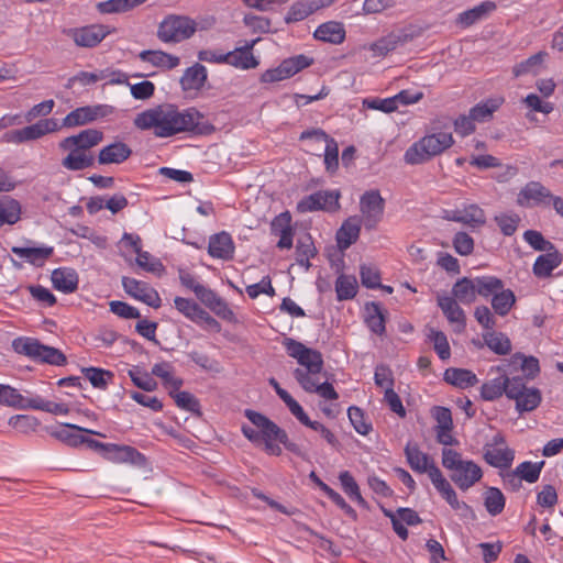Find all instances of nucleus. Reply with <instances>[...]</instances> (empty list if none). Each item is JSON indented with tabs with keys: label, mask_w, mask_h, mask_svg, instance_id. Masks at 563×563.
Segmentation results:
<instances>
[{
	"label": "nucleus",
	"mask_w": 563,
	"mask_h": 563,
	"mask_svg": "<svg viewBox=\"0 0 563 563\" xmlns=\"http://www.w3.org/2000/svg\"><path fill=\"white\" fill-rule=\"evenodd\" d=\"M282 63L284 64L288 76L292 77L300 70L309 67L313 63V59L303 54H299V55L286 58Z\"/></svg>",
	"instance_id": "obj_61"
},
{
	"label": "nucleus",
	"mask_w": 563,
	"mask_h": 563,
	"mask_svg": "<svg viewBox=\"0 0 563 563\" xmlns=\"http://www.w3.org/2000/svg\"><path fill=\"white\" fill-rule=\"evenodd\" d=\"M547 57H548V53L545 51H540V52L531 55L527 59H525L520 63H517L512 67V75L516 78L527 76V75H532V76L539 75L544 67V60Z\"/></svg>",
	"instance_id": "obj_29"
},
{
	"label": "nucleus",
	"mask_w": 563,
	"mask_h": 563,
	"mask_svg": "<svg viewBox=\"0 0 563 563\" xmlns=\"http://www.w3.org/2000/svg\"><path fill=\"white\" fill-rule=\"evenodd\" d=\"M349 419L355 431L362 435H366L372 430L371 422L366 421L363 410L356 406H351L347 409Z\"/></svg>",
	"instance_id": "obj_55"
},
{
	"label": "nucleus",
	"mask_w": 563,
	"mask_h": 563,
	"mask_svg": "<svg viewBox=\"0 0 563 563\" xmlns=\"http://www.w3.org/2000/svg\"><path fill=\"white\" fill-rule=\"evenodd\" d=\"M523 240L536 251L549 252L554 249V244L544 239L541 232L536 230H527L523 233Z\"/></svg>",
	"instance_id": "obj_58"
},
{
	"label": "nucleus",
	"mask_w": 563,
	"mask_h": 563,
	"mask_svg": "<svg viewBox=\"0 0 563 563\" xmlns=\"http://www.w3.org/2000/svg\"><path fill=\"white\" fill-rule=\"evenodd\" d=\"M442 465L451 472V481L461 489L467 490L481 481L482 468L475 462L463 460L462 454L455 450H442Z\"/></svg>",
	"instance_id": "obj_3"
},
{
	"label": "nucleus",
	"mask_w": 563,
	"mask_h": 563,
	"mask_svg": "<svg viewBox=\"0 0 563 563\" xmlns=\"http://www.w3.org/2000/svg\"><path fill=\"white\" fill-rule=\"evenodd\" d=\"M0 405L26 410L32 408V398L21 395L10 385L0 384Z\"/></svg>",
	"instance_id": "obj_37"
},
{
	"label": "nucleus",
	"mask_w": 563,
	"mask_h": 563,
	"mask_svg": "<svg viewBox=\"0 0 563 563\" xmlns=\"http://www.w3.org/2000/svg\"><path fill=\"white\" fill-rule=\"evenodd\" d=\"M313 11L314 7L312 3L296 2L290 7L286 15V22L290 23L302 21L313 13Z\"/></svg>",
	"instance_id": "obj_63"
},
{
	"label": "nucleus",
	"mask_w": 563,
	"mask_h": 563,
	"mask_svg": "<svg viewBox=\"0 0 563 563\" xmlns=\"http://www.w3.org/2000/svg\"><path fill=\"white\" fill-rule=\"evenodd\" d=\"M405 455L410 468L419 474H431L432 467H438L430 455L423 453L417 443L408 442L405 446Z\"/></svg>",
	"instance_id": "obj_19"
},
{
	"label": "nucleus",
	"mask_w": 563,
	"mask_h": 563,
	"mask_svg": "<svg viewBox=\"0 0 563 563\" xmlns=\"http://www.w3.org/2000/svg\"><path fill=\"white\" fill-rule=\"evenodd\" d=\"M316 255L317 249L313 244L312 238L309 234H306L297 240L296 262L302 266L305 271L310 269L311 264L309 260Z\"/></svg>",
	"instance_id": "obj_43"
},
{
	"label": "nucleus",
	"mask_w": 563,
	"mask_h": 563,
	"mask_svg": "<svg viewBox=\"0 0 563 563\" xmlns=\"http://www.w3.org/2000/svg\"><path fill=\"white\" fill-rule=\"evenodd\" d=\"M429 340L433 343L434 351L441 360H448L451 355L450 345L446 335L439 330L429 329Z\"/></svg>",
	"instance_id": "obj_57"
},
{
	"label": "nucleus",
	"mask_w": 563,
	"mask_h": 563,
	"mask_svg": "<svg viewBox=\"0 0 563 563\" xmlns=\"http://www.w3.org/2000/svg\"><path fill=\"white\" fill-rule=\"evenodd\" d=\"M507 397L516 401V409L520 413L534 410L542 400L541 391L536 387L528 388L523 378L519 376L512 377Z\"/></svg>",
	"instance_id": "obj_6"
},
{
	"label": "nucleus",
	"mask_w": 563,
	"mask_h": 563,
	"mask_svg": "<svg viewBox=\"0 0 563 563\" xmlns=\"http://www.w3.org/2000/svg\"><path fill=\"white\" fill-rule=\"evenodd\" d=\"M385 200L378 190H368L362 195L360 210L367 229H373L377 225L383 218Z\"/></svg>",
	"instance_id": "obj_12"
},
{
	"label": "nucleus",
	"mask_w": 563,
	"mask_h": 563,
	"mask_svg": "<svg viewBox=\"0 0 563 563\" xmlns=\"http://www.w3.org/2000/svg\"><path fill=\"white\" fill-rule=\"evenodd\" d=\"M122 286L128 295L146 303L147 306L153 308H158L161 306L158 292L147 283L123 276Z\"/></svg>",
	"instance_id": "obj_15"
},
{
	"label": "nucleus",
	"mask_w": 563,
	"mask_h": 563,
	"mask_svg": "<svg viewBox=\"0 0 563 563\" xmlns=\"http://www.w3.org/2000/svg\"><path fill=\"white\" fill-rule=\"evenodd\" d=\"M133 124L141 131H152L156 137H170L179 133L209 135L214 126L205 114L190 107L179 110L176 106L164 103L137 113Z\"/></svg>",
	"instance_id": "obj_1"
},
{
	"label": "nucleus",
	"mask_w": 563,
	"mask_h": 563,
	"mask_svg": "<svg viewBox=\"0 0 563 563\" xmlns=\"http://www.w3.org/2000/svg\"><path fill=\"white\" fill-rule=\"evenodd\" d=\"M511 383L512 378L506 375L490 379L482 385L481 396L487 401H494L504 394L507 396V390L511 387Z\"/></svg>",
	"instance_id": "obj_35"
},
{
	"label": "nucleus",
	"mask_w": 563,
	"mask_h": 563,
	"mask_svg": "<svg viewBox=\"0 0 563 563\" xmlns=\"http://www.w3.org/2000/svg\"><path fill=\"white\" fill-rule=\"evenodd\" d=\"M103 139V133L97 129H87L76 135L65 137L60 141V148L75 147L79 151L89 152L90 148L98 145Z\"/></svg>",
	"instance_id": "obj_18"
},
{
	"label": "nucleus",
	"mask_w": 563,
	"mask_h": 563,
	"mask_svg": "<svg viewBox=\"0 0 563 563\" xmlns=\"http://www.w3.org/2000/svg\"><path fill=\"white\" fill-rule=\"evenodd\" d=\"M452 297L463 305H471L476 299L475 279L463 277L452 287Z\"/></svg>",
	"instance_id": "obj_42"
},
{
	"label": "nucleus",
	"mask_w": 563,
	"mask_h": 563,
	"mask_svg": "<svg viewBox=\"0 0 563 563\" xmlns=\"http://www.w3.org/2000/svg\"><path fill=\"white\" fill-rule=\"evenodd\" d=\"M300 141H313L317 143H324V165L327 172L333 174L339 167V148L334 139L330 137L321 129H311L301 132Z\"/></svg>",
	"instance_id": "obj_11"
},
{
	"label": "nucleus",
	"mask_w": 563,
	"mask_h": 563,
	"mask_svg": "<svg viewBox=\"0 0 563 563\" xmlns=\"http://www.w3.org/2000/svg\"><path fill=\"white\" fill-rule=\"evenodd\" d=\"M208 78L207 68L196 63L191 67H188L180 78V86L183 90H199L201 89Z\"/></svg>",
	"instance_id": "obj_32"
},
{
	"label": "nucleus",
	"mask_w": 563,
	"mask_h": 563,
	"mask_svg": "<svg viewBox=\"0 0 563 563\" xmlns=\"http://www.w3.org/2000/svg\"><path fill=\"white\" fill-rule=\"evenodd\" d=\"M562 263V254L556 250L539 255L533 264L532 272L538 278H547Z\"/></svg>",
	"instance_id": "obj_26"
},
{
	"label": "nucleus",
	"mask_w": 563,
	"mask_h": 563,
	"mask_svg": "<svg viewBox=\"0 0 563 563\" xmlns=\"http://www.w3.org/2000/svg\"><path fill=\"white\" fill-rule=\"evenodd\" d=\"M475 290L476 296L489 297L494 296L497 291L504 288V283L501 279L495 276H482L475 277Z\"/></svg>",
	"instance_id": "obj_47"
},
{
	"label": "nucleus",
	"mask_w": 563,
	"mask_h": 563,
	"mask_svg": "<svg viewBox=\"0 0 563 563\" xmlns=\"http://www.w3.org/2000/svg\"><path fill=\"white\" fill-rule=\"evenodd\" d=\"M336 298L340 301L350 300L357 294V282L354 276L340 275L335 282Z\"/></svg>",
	"instance_id": "obj_48"
},
{
	"label": "nucleus",
	"mask_w": 563,
	"mask_h": 563,
	"mask_svg": "<svg viewBox=\"0 0 563 563\" xmlns=\"http://www.w3.org/2000/svg\"><path fill=\"white\" fill-rule=\"evenodd\" d=\"M404 43L399 34L390 33L371 45V51L375 56H386L389 52L396 49Z\"/></svg>",
	"instance_id": "obj_51"
},
{
	"label": "nucleus",
	"mask_w": 563,
	"mask_h": 563,
	"mask_svg": "<svg viewBox=\"0 0 563 563\" xmlns=\"http://www.w3.org/2000/svg\"><path fill=\"white\" fill-rule=\"evenodd\" d=\"M169 395L174 398L176 405L184 410L192 413H200L199 400L188 391H169Z\"/></svg>",
	"instance_id": "obj_56"
},
{
	"label": "nucleus",
	"mask_w": 563,
	"mask_h": 563,
	"mask_svg": "<svg viewBox=\"0 0 563 563\" xmlns=\"http://www.w3.org/2000/svg\"><path fill=\"white\" fill-rule=\"evenodd\" d=\"M58 129L59 125L55 119H42L34 124L7 132L3 139L9 143L22 144L38 140L48 133L57 131Z\"/></svg>",
	"instance_id": "obj_7"
},
{
	"label": "nucleus",
	"mask_w": 563,
	"mask_h": 563,
	"mask_svg": "<svg viewBox=\"0 0 563 563\" xmlns=\"http://www.w3.org/2000/svg\"><path fill=\"white\" fill-rule=\"evenodd\" d=\"M339 479L344 493L360 506L365 507L366 501L361 495L360 487L349 471H343L339 475Z\"/></svg>",
	"instance_id": "obj_50"
},
{
	"label": "nucleus",
	"mask_w": 563,
	"mask_h": 563,
	"mask_svg": "<svg viewBox=\"0 0 563 563\" xmlns=\"http://www.w3.org/2000/svg\"><path fill=\"white\" fill-rule=\"evenodd\" d=\"M31 409L42 410L54 415H67L68 407L65 404H57L43 399L40 396L32 397Z\"/></svg>",
	"instance_id": "obj_60"
},
{
	"label": "nucleus",
	"mask_w": 563,
	"mask_h": 563,
	"mask_svg": "<svg viewBox=\"0 0 563 563\" xmlns=\"http://www.w3.org/2000/svg\"><path fill=\"white\" fill-rule=\"evenodd\" d=\"M515 459V451L509 448L484 446V460L496 468H509Z\"/></svg>",
	"instance_id": "obj_31"
},
{
	"label": "nucleus",
	"mask_w": 563,
	"mask_h": 563,
	"mask_svg": "<svg viewBox=\"0 0 563 563\" xmlns=\"http://www.w3.org/2000/svg\"><path fill=\"white\" fill-rule=\"evenodd\" d=\"M142 62L150 63L155 67L163 69H174L180 64L178 56L165 53L163 51H142L139 54Z\"/></svg>",
	"instance_id": "obj_38"
},
{
	"label": "nucleus",
	"mask_w": 563,
	"mask_h": 563,
	"mask_svg": "<svg viewBox=\"0 0 563 563\" xmlns=\"http://www.w3.org/2000/svg\"><path fill=\"white\" fill-rule=\"evenodd\" d=\"M544 464V461L537 463H532L530 461L522 462L515 468L516 474H519L522 481H526L530 484L536 483L540 477Z\"/></svg>",
	"instance_id": "obj_53"
},
{
	"label": "nucleus",
	"mask_w": 563,
	"mask_h": 563,
	"mask_svg": "<svg viewBox=\"0 0 563 563\" xmlns=\"http://www.w3.org/2000/svg\"><path fill=\"white\" fill-rule=\"evenodd\" d=\"M340 194L338 191H317L303 197L297 205L299 212H312L317 210H333L339 206Z\"/></svg>",
	"instance_id": "obj_14"
},
{
	"label": "nucleus",
	"mask_w": 563,
	"mask_h": 563,
	"mask_svg": "<svg viewBox=\"0 0 563 563\" xmlns=\"http://www.w3.org/2000/svg\"><path fill=\"white\" fill-rule=\"evenodd\" d=\"M505 496L503 495L501 490L496 487H489L485 492V507L489 515L497 516L499 515L504 508H505Z\"/></svg>",
	"instance_id": "obj_52"
},
{
	"label": "nucleus",
	"mask_w": 563,
	"mask_h": 563,
	"mask_svg": "<svg viewBox=\"0 0 563 563\" xmlns=\"http://www.w3.org/2000/svg\"><path fill=\"white\" fill-rule=\"evenodd\" d=\"M365 323L367 328L375 334L382 336L386 331V314L377 302H367L365 305Z\"/></svg>",
	"instance_id": "obj_36"
},
{
	"label": "nucleus",
	"mask_w": 563,
	"mask_h": 563,
	"mask_svg": "<svg viewBox=\"0 0 563 563\" xmlns=\"http://www.w3.org/2000/svg\"><path fill=\"white\" fill-rule=\"evenodd\" d=\"M444 380L455 387L465 389L477 384V376L470 369L448 368L444 372Z\"/></svg>",
	"instance_id": "obj_41"
},
{
	"label": "nucleus",
	"mask_w": 563,
	"mask_h": 563,
	"mask_svg": "<svg viewBox=\"0 0 563 563\" xmlns=\"http://www.w3.org/2000/svg\"><path fill=\"white\" fill-rule=\"evenodd\" d=\"M11 252L19 256L20 258H24L26 262L36 267H42L46 260H48L53 253V246H41V247H21L13 246Z\"/></svg>",
	"instance_id": "obj_30"
},
{
	"label": "nucleus",
	"mask_w": 563,
	"mask_h": 563,
	"mask_svg": "<svg viewBox=\"0 0 563 563\" xmlns=\"http://www.w3.org/2000/svg\"><path fill=\"white\" fill-rule=\"evenodd\" d=\"M68 155L62 159V166L68 170L78 172L95 165V156L90 152L79 151L75 147L62 148Z\"/></svg>",
	"instance_id": "obj_28"
},
{
	"label": "nucleus",
	"mask_w": 563,
	"mask_h": 563,
	"mask_svg": "<svg viewBox=\"0 0 563 563\" xmlns=\"http://www.w3.org/2000/svg\"><path fill=\"white\" fill-rule=\"evenodd\" d=\"M313 36L322 42L341 44L345 38V30L339 22H325L316 29Z\"/></svg>",
	"instance_id": "obj_39"
},
{
	"label": "nucleus",
	"mask_w": 563,
	"mask_h": 563,
	"mask_svg": "<svg viewBox=\"0 0 563 563\" xmlns=\"http://www.w3.org/2000/svg\"><path fill=\"white\" fill-rule=\"evenodd\" d=\"M457 301L450 296L438 297V305L449 322L457 324L459 330H463L466 324V318Z\"/></svg>",
	"instance_id": "obj_33"
},
{
	"label": "nucleus",
	"mask_w": 563,
	"mask_h": 563,
	"mask_svg": "<svg viewBox=\"0 0 563 563\" xmlns=\"http://www.w3.org/2000/svg\"><path fill=\"white\" fill-rule=\"evenodd\" d=\"M132 154L131 147L124 142H113L102 147L98 154L100 165L121 164Z\"/></svg>",
	"instance_id": "obj_23"
},
{
	"label": "nucleus",
	"mask_w": 563,
	"mask_h": 563,
	"mask_svg": "<svg viewBox=\"0 0 563 563\" xmlns=\"http://www.w3.org/2000/svg\"><path fill=\"white\" fill-rule=\"evenodd\" d=\"M553 195L539 181L528 183L519 192L518 202L520 205H550Z\"/></svg>",
	"instance_id": "obj_20"
},
{
	"label": "nucleus",
	"mask_w": 563,
	"mask_h": 563,
	"mask_svg": "<svg viewBox=\"0 0 563 563\" xmlns=\"http://www.w3.org/2000/svg\"><path fill=\"white\" fill-rule=\"evenodd\" d=\"M291 217L288 212H283L274 218L271 223L272 234L279 236L277 247L291 249L294 232L291 229Z\"/></svg>",
	"instance_id": "obj_22"
},
{
	"label": "nucleus",
	"mask_w": 563,
	"mask_h": 563,
	"mask_svg": "<svg viewBox=\"0 0 563 563\" xmlns=\"http://www.w3.org/2000/svg\"><path fill=\"white\" fill-rule=\"evenodd\" d=\"M497 8L493 1H484L472 9L461 12L457 15L456 23L463 27H468L476 22L487 18Z\"/></svg>",
	"instance_id": "obj_27"
},
{
	"label": "nucleus",
	"mask_w": 563,
	"mask_h": 563,
	"mask_svg": "<svg viewBox=\"0 0 563 563\" xmlns=\"http://www.w3.org/2000/svg\"><path fill=\"white\" fill-rule=\"evenodd\" d=\"M21 218V205L11 197L0 198V228L3 224H14Z\"/></svg>",
	"instance_id": "obj_44"
},
{
	"label": "nucleus",
	"mask_w": 563,
	"mask_h": 563,
	"mask_svg": "<svg viewBox=\"0 0 563 563\" xmlns=\"http://www.w3.org/2000/svg\"><path fill=\"white\" fill-rule=\"evenodd\" d=\"M245 417L260 430L261 443L285 442L286 431L261 412L246 409Z\"/></svg>",
	"instance_id": "obj_13"
},
{
	"label": "nucleus",
	"mask_w": 563,
	"mask_h": 563,
	"mask_svg": "<svg viewBox=\"0 0 563 563\" xmlns=\"http://www.w3.org/2000/svg\"><path fill=\"white\" fill-rule=\"evenodd\" d=\"M453 144L452 133L437 132L427 134L406 150L404 161L408 165H420L442 154Z\"/></svg>",
	"instance_id": "obj_2"
},
{
	"label": "nucleus",
	"mask_w": 563,
	"mask_h": 563,
	"mask_svg": "<svg viewBox=\"0 0 563 563\" xmlns=\"http://www.w3.org/2000/svg\"><path fill=\"white\" fill-rule=\"evenodd\" d=\"M136 255L137 256L135 262L137 266L141 267L142 269L157 275L164 273L165 267L162 264V262L158 258L151 255L148 252L140 251Z\"/></svg>",
	"instance_id": "obj_54"
},
{
	"label": "nucleus",
	"mask_w": 563,
	"mask_h": 563,
	"mask_svg": "<svg viewBox=\"0 0 563 563\" xmlns=\"http://www.w3.org/2000/svg\"><path fill=\"white\" fill-rule=\"evenodd\" d=\"M258 40L245 41L240 47L225 53V64L239 69H252L258 65L252 49Z\"/></svg>",
	"instance_id": "obj_17"
},
{
	"label": "nucleus",
	"mask_w": 563,
	"mask_h": 563,
	"mask_svg": "<svg viewBox=\"0 0 563 563\" xmlns=\"http://www.w3.org/2000/svg\"><path fill=\"white\" fill-rule=\"evenodd\" d=\"M208 252L210 256L214 258H232L234 253V243L231 235L223 231L210 236Z\"/></svg>",
	"instance_id": "obj_25"
},
{
	"label": "nucleus",
	"mask_w": 563,
	"mask_h": 563,
	"mask_svg": "<svg viewBox=\"0 0 563 563\" xmlns=\"http://www.w3.org/2000/svg\"><path fill=\"white\" fill-rule=\"evenodd\" d=\"M12 347L19 354L51 365L62 366L67 362L65 354L60 350L44 345L33 338H16L12 342Z\"/></svg>",
	"instance_id": "obj_4"
},
{
	"label": "nucleus",
	"mask_w": 563,
	"mask_h": 563,
	"mask_svg": "<svg viewBox=\"0 0 563 563\" xmlns=\"http://www.w3.org/2000/svg\"><path fill=\"white\" fill-rule=\"evenodd\" d=\"M53 287L64 294H71L78 288V274L74 268L59 267L52 272Z\"/></svg>",
	"instance_id": "obj_24"
},
{
	"label": "nucleus",
	"mask_w": 563,
	"mask_h": 563,
	"mask_svg": "<svg viewBox=\"0 0 563 563\" xmlns=\"http://www.w3.org/2000/svg\"><path fill=\"white\" fill-rule=\"evenodd\" d=\"M78 47L92 48L98 46L112 30L104 24H89L64 31Z\"/></svg>",
	"instance_id": "obj_9"
},
{
	"label": "nucleus",
	"mask_w": 563,
	"mask_h": 563,
	"mask_svg": "<svg viewBox=\"0 0 563 563\" xmlns=\"http://www.w3.org/2000/svg\"><path fill=\"white\" fill-rule=\"evenodd\" d=\"M361 220L357 218H349L343 222L336 232V242L341 250L349 249L355 243L360 236Z\"/></svg>",
	"instance_id": "obj_34"
},
{
	"label": "nucleus",
	"mask_w": 563,
	"mask_h": 563,
	"mask_svg": "<svg viewBox=\"0 0 563 563\" xmlns=\"http://www.w3.org/2000/svg\"><path fill=\"white\" fill-rule=\"evenodd\" d=\"M299 364L310 373H320L323 367L322 354L317 350L309 349L307 353H303Z\"/></svg>",
	"instance_id": "obj_62"
},
{
	"label": "nucleus",
	"mask_w": 563,
	"mask_h": 563,
	"mask_svg": "<svg viewBox=\"0 0 563 563\" xmlns=\"http://www.w3.org/2000/svg\"><path fill=\"white\" fill-rule=\"evenodd\" d=\"M114 108L109 104L84 106L70 111L63 119V126L75 128L91 123L98 119L112 114Z\"/></svg>",
	"instance_id": "obj_10"
},
{
	"label": "nucleus",
	"mask_w": 563,
	"mask_h": 563,
	"mask_svg": "<svg viewBox=\"0 0 563 563\" xmlns=\"http://www.w3.org/2000/svg\"><path fill=\"white\" fill-rule=\"evenodd\" d=\"M196 29L197 24L192 19L170 14L159 23L157 37L164 43H179L191 37Z\"/></svg>",
	"instance_id": "obj_5"
},
{
	"label": "nucleus",
	"mask_w": 563,
	"mask_h": 563,
	"mask_svg": "<svg viewBox=\"0 0 563 563\" xmlns=\"http://www.w3.org/2000/svg\"><path fill=\"white\" fill-rule=\"evenodd\" d=\"M516 303V296L511 289H501L497 291L492 298V307L500 317H505L509 313L514 305Z\"/></svg>",
	"instance_id": "obj_46"
},
{
	"label": "nucleus",
	"mask_w": 563,
	"mask_h": 563,
	"mask_svg": "<svg viewBox=\"0 0 563 563\" xmlns=\"http://www.w3.org/2000/svg\"><path fill=\"white\" fill-rule=\"evenodd\" d=\"M174 305L179 313L196 324L203 325L205 329L214 332H219L221 330V324L205 309H202L195 300L184 297H176L174 299Z\"/></svg>",
	"instance_id": "obj_8"
},
{
	"label": "nucleus",
	"mask_w": 563,
	"mask_h": 563,
	"mask_svg": "<svg viewBox=\"0 0 563 563\" xmlns=\"http://www.w3.org/2000/svg\"><path fill=\"white\" fill-rule=\"evenodd\" d=\"M82 432L89 433V434H96L99 437H104V434H102L100 432H97V431H93L90 429H86V428H82V427H79V426L73 424V423L63 424L60 429L53 431L52 435L54 438L65 442L69 446L77 448V446L84 444L85 435L81 434Z\"/></svg>",
	"instance_id": "obj_21"
},
{
	"label": "nucleus",
	"mask_w": 563,
	"mask_h": 563,
	"mask_svg": "<svg viewBox=\"0 0 563 563\" xmlns=\"http://www.w3.org/2000/svg\"><path fill=\"white\" fill-rule=\"evenodd\" d=\"M362 285L369 289L380 287V275L376 267L362 265L360 269Z\"/></svg>",
	"instance_id": "obj_64"
},
{
	"label": "nucleus",
	"mask_w": 563,
	"mask_h": 563,
	"mask_svg": "<svg viewBox=\"0 0 563 563\" xmlns=\"http://www.w3.org/2000/svg\"><path fill=\"white\" fill-rule=\"evenodd\" d=\"M103 459L117 464H132L143 466L146 457L140 451L131 445L108 443Z\"/></svg>",
	"instance_id": "obj_16"
},
{
	"label": "nucleus",
	"mask_w": 563,
	"mask_h": 563,
	"mask_svg": "<svg viewBox=\"0 0 563 563\" xmlns=\"http://www.w3.org/2000/svg\"><path fill=\"white\" fill-rule=\"evenodd\" d=\"M463 219V224L470 225L472 228H478L486 223V216L484 210L475 203L464 207Z\"/></svg>",
	"instance_id": "obj_59"
},
{
	"label": "nucleus",
	"mask_w": 563,
	"mask_h": 563,
	"mask_svg": "<svg viewBox=\"0 0 563 563\" xmlns=\"http://www.w3.org/2000/svg\"><path fill=\"white\" fill-rule=\"evenodd\" d=\"M484 343L498 355H507L511 351V342L503 332L487 331L483 333Z\"/></svg>",
	"instance_id": "obj_45"
},
{
	"label": "nucleus",
	"mask_w": 563,
	"mask_h": 563,
	"mask_svg": "<svg viewBox=\"0 0 563 563\" xmlns=\"http://www.w3.org/2000/svg\"><path fill=\"white\" fill-rule=\"evenodd\" d=\"M81 372L95 388L102 390L107 389L114 377L112 372L99 367H85Z\"/></svg>",
	"instance_id": "obj_49"
},
{
	"label": "nucleus",
	"mask_w": 563,
	"mask_h": 563,
	"mask_svg": "<svg viewBox=\"0 0 563 563\" xmlns=\"http://www.w3.org/2000/svg\"><path fill=\"white\" fill-rule=\"evenodd\" d=\"M503 102V98H489L475 104L468 112L471 113L475 124L488 122L492 120L494 113L500 108Z\"/></svg>",
	"instance_id": "obj_40"
}]
</instances>
